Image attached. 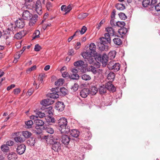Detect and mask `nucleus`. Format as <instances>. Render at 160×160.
<instances>
[{"mask_svg": "<svg viewBox=\"0 0 160 160\" xmlns=\"http://www.w3.org/2000/svg\"><path fill=\"white\" fill-rule=\"evenodd\" d=\"M84 62L82 60H78L74 63V65L75 66L83 67Z\"/></svg>", "mask_w": 160, "mask_h": 160, "instance_id": "nucleus-32", "label": "nucleus"}, {"mask_svg": "<svg viewBox=\"0 0 160 160\" xmlns=\"http://www.w3.org/2000/svg\"><path fill=\"white\" fill-rule=\"evenodd\" d=\"M83 132H84L83 133V137H84L85 139L86 140L90 139L92 137V134L89 132V129H85Z\"/></svg>", "mask_w": 160, "mask_h": 160, "instance_id": "nucleus-17", "label": "nucleus"}, {"mask_svg": "<svg viewBox=\"0 0 160 160\" xmlns=\"http://www.w3.org/2000/svg\"><path fill=\"white\" fill-rule=\"evenodd\" d=\"M44 130L48 133L50 134H52L54 133V130L53 128L50 127L49 126L48 127H44Z\"/></svg>", "mask_w": 160, "mask_h": 160, "instance_id": "nucleus-31", "label": "nucleus"}, {"mask_svg": "<svg viewBox=\"0 0 160 160\" xmlns=\"http://www.w3.org/2000/svg\"><path fill=\"white\" fill-rule=\"evenodd\" d=\"M26 127L28 128H29L32 127L33 124V122L31 120H28L25 122Z\"/></svg>", "mask_w": 160, "mask_h": 160, "instance_id": "nucleus-42", "label": "nucleus"}, {"mask_svg": "<svg viewBox=\"0 0 160 160\" xmlns=\"http://www.w3.org/2000/svg\"><path fill=\"white\" fill-rule=\"evenodd\" d=\"M32 14L28 10H24L22 14V19L24 20H29L31 19Z\"/></svg>", "mask_w": 160, "mask_h": 160, "instance_id": "nucleus-10", "label": "nucleus"}, {"mask_svg": "<svg viewBox=\"0 0 160 160\" xmlns=\"http://www.w3.org/2000/svg\"><path fill=\"white\" fill-rule=\"evenodd\" d=\"M108 58V56L106 53H103L102 55L99 54L97 55V67L99 68L100 66V63L101 62L103 66H105L107 64Z\"/></svg>", "mask_w": 160, "mask_h": 160, "instance_id": "nucleus-4", "label": "nucleus"}, {"mask_svg": "<svg viewBox=\"0 0 160 160\" xmlns=\"http://www.w3.org/2000/svg\"><path fill=\"white\" fill-rule=\"evenodd\" d=\"M87 28L85 26H83L81 28V30L80 31V33L81 35L83 34L86 31Z\"/></svg>", "mask_w": 160, "mask_h": 160, "instance_id": "nucleus-59", "label": "nucleus"}, {"mask_svg": "<svg viewBox=\"0 0 160 160\" xmlns=\"http://www.w3.org/2000/svg\"><path fill=\"white\" fill-rule=\"evenodd\" d=\"M64 82V80L63 79H59L55 82V84L57 86H61L63 84Z\"/></svg>", "mask_w": 160, "mask_h": 160, "instance_id": "nucleus-44", "label": "nucleus"}, {"mask_svg": "<svg viewBox=\"0 0 160 160\" xmlns=\"http://www.w3.org/2000/svg\"><path fill=\"white\" fill-rule=\"evenodd\" d=\"M116 26L121 28L124 27L125 25V23L123 21H117L116 22Z\"/></svg>", "mask_w": 160, "mask_h": 160, "instance_id": "nucleus-46", "label": "nucleus"}, {"mask_svg": "<svg viewBox=\"0 0 160 160\" xmlns=\"http://www.w3.org/2000/svg\"><path fill=\"white\" fill-rule=\"evenodd\" d=\"M99 92L101 94H103L106 92L107 91L106 86L105 85H101L98 88Z\"/></svg>", "mask_w": 160, "mask_h": 160, "instance_id": "nucleus-25", "label": "nucleus"}, {"mask_svg": "<svg viewBox=\"0 0 160 160\" xmlns=\"http://www.w3.org/2000/svg\"><path fill=\"white\" fill-rule=\"evenodd\" d=\"M81 77L82 79L85 81H88L91 78V77L89 75L86 74L82 75Z\"/></svg>", "mask_w": 160, "mask_h": 160, "instance_id": "nucleus-41", "label": "nucleus"}, {"mask_svg": "<svg viewBox=\"0 0 160 160\" xmlns=\"http://www.w3.org/2000/svg\"><path fill=\"white\" fill-rule=\"evenodd\" d=\"M57 123L59 126L58 129L62 133H68L70 131V127L68 125L67 119L65 118H60Z\"/></svg>", "mask_w": 160, "mask_h": 160, "instance_id": "nucleus-1", "label": "nucleus"}, {"mask_svg": "<svg viewBox=\"0 0 160 160\" xmlns=\"http://www.w3.org/2000/svg\"><path fill=\"white\" fill-rule=\"evenodd\" d=\"M115 73L112 72H110L107 75V78L109 80V82H112L113 81L115 77Z\"/></svg>", "mask_w": 160, "mask_h": 160, "instance_id": "nucleus-26", "label": "nucleus"}, {"mask_svg": "<svg viewBox=\"0 0 160 160\" xmlns=\"http://www.w3.org/2000/svg\"><path fill=\"white\" fill-rule=\"evenodd\" d=\"M49 143L51 148L54 151L58 152L61 148V144L58 138H52L50 139Z\"/></svg>", "mask_w": 160, "mask_h": 160, "instance_id": "nucleus-3", "label": "nucleus"}, {"mask_svg": "<svg viewBox=\"0 0 160 160\" xmlns=\"http://www.w3.org/2000/svg\"><path fill=\"white\" fill-rule=\"evenodd\" d=\"M120 64L118 63H115L112 70L114 72H117L120 69Z\"/></svg>", "mask_w": 160, "mask_h": 160, "instance_id": "nucleus-34", "label": "nucleus"}, {"mask_svg": "<svg viewBox=\"0 0 160 160\" xmlns=\"http://www.w3.org/2000/svg\"><path fill=\"white\" fill-rule=\"evenodd\" d=\"M119 18L122 20H125L127 19V17L125 14L123 12H120L118 14Z\"/></svg>", "mask_w": 160, "mask_h": 160, "instance_id": "nucleus-52", "label": "nucleus"}, {"mask_svg": "<svg viewBox=\"0 0 160 160\" xmlns=\"http://www.w3.org/2000/svg\"><path fill=\"white\" fill-rule=\"evenodd\" d=\"M116 53V52L114 50L108 53V58H109L111 60L114 59L115 57Z\"/></svg>", "mask_w": 160, "mask_h": 160, "instance_id": "nucleus-27", "label": "nucleus"}, {"mask_svg": "<svg viewBox=\"0 0 160 160\" xmlns=\"http://www.w3.org/2000/svg\"><path fill=\"white\" fill-rule=\"evenodd\" d=\"M51 91L52 93L48 94V97L52 99L57 98L59 97L60 92L58 87L52 88Z\"/></svg>", "mask_w": 160, "mask_h": 160, "instance_id": "nucleus-7", "label": "nucleus"}, {"mask_svg": "<svg viewBox=\"0 0 160 160\" xmlns=\"http://www.w3.org/2000/svg\"><path fill=\"white\" fill-rule=\"evenodd\" d=\"M46 7L48 11H52V5L51 2H47L46 4Z\"/></svg>", "mask_w": 160, "mask_h": 160, "instance_id": "nucleus-47", "label": "nucleus"}, {"mask_svg": "<svg viewBox=\"0 0 160 160\" xmlns=\"http://www.w3.org/2000/svg\"><path fill=\"white\" fill-rule=\"evenodd\" d=\"M41 49V47L38 44H36L34 48V51L36 52L39 51Z\"/></svg>", "mask_w": 160, "mask_h": 160, "instance_id": "nucleus-60", "label": "nucleus"}, {"mask_svg": "<svg viewBox=\"0 0 160 160\" xmlns=\"http://www.w3.org/2000/svg\"><path fill=\"white\" fill-rule=\"evenodd\" d=\"M4 38L6 40H7L11 36V33L9 31H6L3 35Z\"/></svg>", "mask_w": 160, "mask_h": 160, "instance_id": "nucleus-36", "label": "nucleus"}, {"mask_svg": "<svg viewBox=\"0 0 160 160\" xmlns=\"http://www.w3.org/2000/svg\"><path fill=\"white\" fill-rule=\"evenodd\" d=\"M38 17V15L37 14H35L33 16L32 14L31 19L29 20H30L29 22L30 26H32L33 24L35 23L38 20L37 18Z\"/></svg>", "mask_w": 160, "mask_h": 160, "instance_id": "nucleus-21", "label": "nucleus"}, {"mask_svg": "<svg viewBox=\"0 0 160 160\" xmlns=\"http://www.w3.org/2000/svg\"><path fill=\"white\" fill-rule=\"evenodd\" d=\"M127 29L124 27L119 29L118 32L120 35L122 34H125L127 32Z\"/></svg>", "mask_w": 160, "mask_h": 160, "instance_id": "nucleus-38", "label": "nucleus"}, {"mask_svg": "<svg viewBox=\"0 0 160 160\" xmlns=\"http://www.w3.org/2000/svg\"><path fill=\"white\" fill-rule=\"evenodd\" d=\"M15 24L17 28H22L25 25L24 20L21 18H19L15 22Z\"/></svg>", "mask_w": 160, "mask_h": 160, "instance_id": "nucleus-9", "label": "nucleus"}, {"mask_svg": "<svg viewBox=\"0 0 160 160\" xmlns=\"http://www.w3.org/2000/svg\"><path fill=\"white\" fill-rule=\"evenodd\" d=\"M36 68V65H34L31 68H29L26 71L27 73H28L30 72L35 70Z\"/></svg>", "mask_w": 160, "mask_h": 160, "instance_id": "nucleus-63", "label": "nucleus"}, {"mask_svg": "<svg viewBox=\"0 0 160 160\" xmlns=\"http://www.w3.org/2000/svg\"><path fill=\"white\" fill-rule=\"evenodd\" d=\"M40 32L39 30H36L33 34V37L32 39H34L36 38H38L39 36Z\"/></svg>", "mask_w": 160, "mask_h": 160, "instance_id": "nucleus-54", "label": "nucleus"}, {"mask_svg": "<svg viewBox=\"0 0 160 160\" xmlns=\"http://www.w3.org/2000/svg\"><path fill=\"white\" fill-rule=\"evenodd\" d=\"M114 63H115L114 62L111 61L108 64L107 67L109 69L112 70Z\"/></svg>", "mask_w": 160, "mask_h": 160, "instance_id": "nucleus-57", "label": "nucleus"}, {"mask_svg": "<svg viewBox=\"0 0 160 160\" xmlns=\"http://www.w3.org/2000/svg\"><path fill=\"white\" fill-rule=\"evenodd\" d=\"M113 41L115 45H120L122 43V40L118 38H115L113 39Z\"/></svg>", "mask_w": 160, "mask_h": 160, "instance_id": "nucleus-28", "label": "nucleus"}, {"mask_svg": "<svg viewBox=\"0 0 160 160\" xmlns=\"http://www.w3.org/2000/svg\"><path fill=\"white\" fill-rule=\"evenodd\" d=\"M14 139L17 142H22L25 141V139L21 136H17L15 137Z\"/></svg>", "mask_w": 160, "mask_h": 160, "instance_id": "nucleus-30", "label": "nucleus"}, {"mask_svg": "<svg viewBox=\"0 0 160 160\" xmlns=\"http://www.w3.org/2000/svg\"><path fill=\"white\" fill-rule=\"evenodd\" d=\"M115 7L116 8L119 10H123L125 8V7L124 4L118 3L116 5Z\"/></svg>", "mask_w": 160, "mask_h": 160, "instance_id": "nucleus-37", "label": "nucleus"}, {"mask_svg": "<svg viewBox=\"0 0 160 160\" xmlns=\"http://www.w3.org/2000/svg\"><path fill=\"white\" fill-rule=\"evenodd\" d=\"M23 33H24L23 31H22L20 32H18L16 34L14 37L18 39H20L22 38V37H23L24 35V34H22Z\"/></svg>", "mask_w": 160, "mask_h": 160, "instance_id": "nucleus-35", "label": "nucleus"}, {"mask_svg": "<svg viewBox=\"0 0 160 160\" xmlns=\"http://www.w3.org/2000/svg\"><path fill=\"white\" fill-rule=\"evenodd\" d=\"M7 157L9 160H14L17 159L18 157L16 153L11 152L8 155Z\"/></svg>", "mask_w": 160, "mask_h": 160, "instance_id": "nucleus-24", "label": "nucleus"}, {"mask_svg": "<svg viewBox=\"0 0 160 160\" xmlns=\"http://www.w3.org/2000/svg\"><path fill=\"white\" fill-rule=\"evenodd\" d=\"M88 15L87 13H82L80 14L78 16V18L80 19H83Z\"/></svg>", "mask_w": 160, "mask_h": 160, "instance_id": "nucleus-45", "label": "nucleus"}, {"mask_svg": "<svg viewBox=\"0 0 160 160\" xmlns=\"http://www.w3.org/2000/svg\"><path fill=\"white\" fill-rule=\"evenodd\" d=\"M45 119L47 122H48L54 123L55 121L54 118L49 116L46 117Z\"/></svg>", "mask_w": 160, "mask_h": 160, "instance_id": "nucleus-39", "label": "nucleus"}, {"mask_svg": "<svg viewBox=\"0 0 160 160\" xmlns=\"http://www.w3.org/2000/svg\"><path fill=\"white\" fill-rule=\"evenodd\" d=\"M78 88V85L77 83H75L74 85L71 87V89L73 92L77 91Z\"/></svg>", "mask_w": 160, "mask_h": 160, "instance_id": "nucleus-56", "label": "nucleus"}, {"mask_svg": "<svg viewBox=\"0 0 160 160\" xmlns=\"http://www.w3.org/2000/svg\"><path fill=\"white\" fill-rule=\"evenodd\" d=\"M34 123L36 125L35 128L37 129H38V127L39 126H42L44 124V122L42 120L39 119L38 118L35 120Z\"/></svg>", "mask_w": 160, "mask_h": 160, "instance_id": "nucleus-22", "label": "nucleus"}, {"mask_svg": "<svg viewBox=\"0 0 160 160\" xmlns=\"http://www.w3.org/2000/svg\"><path fill=\"white\" fill-rule=\"evenodd\" d=\"M26 150V146L23 144H21L18 146L17 148V153L20 155L22 154Z\"/></svg>", "mask_w": 160, "mask_h": 160, "instance_id": "nucleus-12", "label": "nucleus"}, {"mask_svg": "<svg viewBox=\"0 0 160 160\" xmlns=\"http://www.w3.org/2000/svg\"><path fill=\"white\" fill-rule=\"evenodd\" d=\"M22 136L26 138H28L30 137L32 135L31 132L28 131H23L22 132Z\"/></svg>", "mask_w": 160, "mask_h": 160, "instance_id": "nucleus-29", "label": "nucleus"}, {"mask_svg": "<svg viewBox=\"0 0 160 160\" xmlns=\"http://www.w3.org/2000/svg\"><path fill=\"white\" fill-rule=\"evenodd\" d=\"M150 0H143L142 2V5L144 7H147L150 4Z\"/></svg>", "mask_w": 160, "mask_h": 160, "instance_id": "nucleus-51", "label": "nucleus"}, {"mask_svg": "<svg viewBox=\"0 0 160 160\" xmlns=\"http://www.w3.org/2000/svg\"><path fill=\"white\" fill-rule=\"evenodd\" d=\"M17 28L15 25L13 24H12L10 23L8 25V28L7 29V31H9L11 32H12L13 34L14 33V32H15L17 30Z\"/></svg>", "mask_w": 160, "mask_h": 160, "instance_id": "nucleus-23", "label": "nucleus"}, {"mask_svg": "<svg viewBox=\"0 0 160 160\" xmlns=\"http://www.w3.org/2000/svg\"><path fill=\"white\" fill-rule=\"evenodd\" d=\"M155 8V10L157 11H160V3H158L157 4V5H155V6L154 7Z\"/></svg>", "mask_w": 160, "mask_h": 160, "instance_id": "nucleus-64", "label": "nucleus"}, {"mask_svg": "<svg viewBox=\"0 0 160 160\" xmlns=\"http://www.w3.org/2000/svg\"><path fill=\"white\" fill-rule=\"evenodd\" d=\"M53 111L52 108L51 106L49 107L45 110V112H47V113H48L50 116L52 114Z\"/></svg>", "mask_w": 160, "mask_h": 160, "instance_id": "nucleus-48", "label": "nucleus"}, {"mask_svg": "<svg viewBox=\"0 0 160 160\" xmlns=\"http://www.w3.org/2000/svg\"><path fill=\"white\" fill-rule=\"evenodd\" d=\"M98 89L95 86L92 87L91 88V92L92 95L95 94L97 92Z\"/></svg>", "mask_w": 160, "mask_h": 160, "instance_id": "nucleus-55", "label": "nucleus"}, {"mask_svg": "<svg viewBox=\"0 0 160 160\" xmlns=\"http://www.w3.org/2000/svg\"><path fill=\"white\" fill-rule=\"evenodd\" d=\"M36 114L37 115L38 117H39L40 118H42L45 116V114L44 113L42 112H37Z\"/></svg>", "mask_w": 160, "mask_h": 160, "instance_id": "nucleus-58", "label": "nucleus"}, {"mask_svg": "<svg viewBox=\"0 0 160 160\" xmlns=\"http://www.w3.org/2000/svg\"><path fill=\"white\" fill-rule=\"evenodd\" d=\"M89 71H91L93 74H96L97 73L96 68L94 67L91 66L89 68Z\"/></svg>", "mask_w": 160, "mask_h": 160, "instance_id": "nucleus-53", "label": "nucleus"}, {"mask_svg": "<svg viewBox=\"0 0 160 160\" xmlns=\"http://www.w3.org/2000/svg\"><path fill=\"white\" fill-rule=\"evenodd\" d=\"M72 9V7L70 5H68L67 7H66V10H65V14L69 12Z\"/></svg>", "mask_w": 160, "mask_h": 160, "instance_id": "nucleus-61", "label": "nucleus"}, {"mask_svg": "<svg viewBox=\"0 0 160 160\" xmlns=\"http://www.w3.org/2000/svg\"><path fill=\"white\" fill-rule=\"evenodd\" d=\"M95 54L91 53L88 52H84L81 53L82 57L86 62H88L90 64H92L97 67V56L96 57L94 56Z\"/></svg>", "mask_w": 160, "mask_h": 160, "instance_id": "nucleus-2", "label": "nucleus"}, {"mask_svg": "<svg viewBox=\"0 0 160 160\" xmlns=\"http://www.w3.org/2000/svg\"><path fill=\"white\" fill-rule=\"evenodd\" d=\"M96 46L93 43H91L89 46V49L87 50L86 52H88L91 53L95 54L96 53Z\"/></svg>", "mask_w": 160, "mask_h": 160, "instance_id": "nucleus-16", "label": "nucleus"}, {"mask_svg": "<svg viewBox=\"0 0 160 160\" xmlns=\"http://www.w3.org/2000/svg\"><path fill=\"white\" fill-rule=\"evenodd\" d=\"M27 143L30 146H34L35 143V138H30L27 141Z\"/></svg>", "mask_w": 160, "mask_h": 160, "instance_id": "nucleus-33", "label": "nucleus"}, {"mask_svg": "<svg viewBox=\"0 0 160 160\" xmlns=\"http://www.w3.org/2000/svg\"><path fill=\"white\" fill-rule=\"evenodd\" d=\"M70 139L69 136L65 135H62L60 138L61 141L65 145H67L69 144Z\"/></svg>", "mask_w": 160, "mask_h": 160, "instance_id": "nucleus-11", "label": "nucleus"}, {"mask_svg": "<svg viewBox=\"0 0 160 160\" xmlns=\"http://www.w3.org/2000/svg\"><path fill=\"white\" fill-rule=\"evenodd\" d=\"M78 157V160H82L84 158V155L83 153H79Z\"/></svg>", "mask_w": 160, "mask_h": 160, "instance_id": "nucleus-62", "label": "nucleus"}, {"mask_svg": "<svg viewBox=\"0 0 160 160\" xmlns=\"http://www.w3.org/2000/svg\"><path fill=\"white\" fill-rule=\"evenodd\" d=\"M44 77V75H42L41 76L40 75H39L38 78V80L39 81V84H38L35 81H34L33 83V85L34 86H35V88L36 89H38L39 88V87H40V83H42V82L43 77Z\"/></svg>", "mask_w": 160, "mask_h": 160, "instance_id": "nucleus-19", "label": "nucleus"}, {"mask_svg": "<svg viewBox=\"0 0 160 160\" xmlns=\"http://www.w3.org/2000/svg\"><path fill=\"white\" fill-rule=\"evenodd\" d=\"M1 148L2 151L4 152H7L9 151V148L6 144H3L1 147Z\"/></svg>", "mask_w": 160, "mask_h": 160, "instance_id": "nucleus-40", "label": "nucleus"}, {"mask_svg": "<svg viewBox=\"0 0 160 160\" xmlns=\"http://www.w3.org/2000/svg\"><path fill=\"white\" fill-rule=\"evenodd\" d=\"M42 8L40 0H37L35 4V11L38 14L41 15L42 13Z\"/></svg>", "mask_w": 160, "mask_h": 160, "instance_id": "nucleus-8", "label": "nucleus"}, {"mask_svg": "<svg viewBox=\"0 0 160 160\" xmlns=\"http://www.w3.org/2000/svg\"><path fill=\"white\" fill-rule=\"evenodd\" d=\"M105 30L108 33L104 34V38L107 39V42L110 43L111 41L110 36H117L116 34V32L111 27H108L105 28Z\"/></svg>", "mask_w": 160, "mask_h": 160, "instance_id": "nucleus-6", "label": "nucleus"}, {"mask_svg": "<svg viewBox=\"0 0 160 160\" xmlns=\"http://www.w3.org/2000/svg\"><path fill=\"white\" fill-rule=\"evenodd\" d=\"M100 42H98L97 45L99 50L102 51H107L108 50V46L107 45V39L104 37H101L99 38Z\"/></svg>", "mask_w": 160, "mask_h": 160, "instance_id": "nucleus-5", "label": "nucleus"}, {"mask_svg": "<svg viewBox=\"0 0 160 160\" xmlns=\"http://www.w3.org/2000/svg\"><path fill=\"white\" fill-rule=\"evenodd\" d=\"M54 102V101L52 99L47 98L42 100L41 102L42 105L44 106H49L53 104Z\"/></svg>", "mask_w": 160, "mask_h": 160, "instance_id": "nucleus-13", "label": "nucleus"}, {"mask_svg": "<svg viewBox=\"0 0 160 160\" xmlns=\"http://www.w3.org/2000/svg\"><path fill=\"white\" fill-rule=\"evenodd\" d=\"M107 88V90H108L110 91L114 92L116 91V89L115 87L111 83V82H109L105 84Z\"/></svg>", "mask_w": 160, "mask_h": 160, "instance_id": "nucleus-15", "label": "nucleus"}, {"mask_svg": "<svg viewBox=\"0 0 160 160\" xmlns=\"http://www.w3.org/2000/svg\"><path fill=\"white\" fill-rule=\"evenodd\" d=\"M69 78L72 79L78 80L79 78V76L77 74H72L69 76Z\"/></svg>", "mask_w": 160, "mask_h": 160, "instance_id": "nucleus-49", "label": "nucleus"}, {"mask_svg": "<svg viewBox=\"0 0 160 160\" xmlns=\"http://www.w3.org/2000/svg\"><path fill=\"white\" fill-rule=\"evenodd\" d=\"M157 0H151L150 2V6L151 8L150 9V10H153L154 7L155 6L156 4L157 3Z\"/></svg>", "mask_w": 160, "mask_h": 160, "instance_id": "nucleus-43", "label": "nucleus"}, {"mask_svg": "<svg viewBox=\"0 0 160 160\" xmlns=\"http://www.w3.org/2000/svg\"><path fill=\"white\" fill-rule=\"evenodd\" d=\"M90 92L89 90L87 88H84L80 92V95L83 98H85Z\"/></svg>", "mask_w": 160, "mask_h": 160, "instance_id": "nucleus-20", "label": "nucleus"}, {"mask_svg": "<svg viewBox=\"0 0 160 160\" xmlns=\"http://www.w3.org/2000/svg\"><path fill=\"white\" fill-rule=\"evenodd\" d=\"M70 133V135L73 137L76 138L77 140V138L78 137L80 133L79 132L75 129H72L70 130V131L69 132Z\"/></svg>", "mask_w": 160, "mask_h": 160, "instance_id": "nucleus-18", "label": "nucleus"}, {"mask_svg": "<svg viewBox=\"0 0 160 160\" xmlns=\"http://www.w3.org/2000/svg\"><path fill=\"white\" fill-rule=\"evenodd\" d=\"M59 95L62 94V95H65L67 94V90L64 88H59Z\"/></svg>", "mask_w": 160, "mask_h": 160, "instance_id": "nucleus-50", "label": "nucleus"}, {"mask_svg": "<svg viewBox=\"0 0 160 160\" xmlns=\"http://www.w3.org/2000/svg\"><path fill=\"white\" fill-rule=\"evenodd\" d=\"M55 108L57 110L61 112L63 110L65 105L62 102L58 101L56 103Z\"/></svg>", "mask_w": 160, "mask_h": 160, "instance_id": "nucleus-14", "label": "nucleus"}]
</instances>
